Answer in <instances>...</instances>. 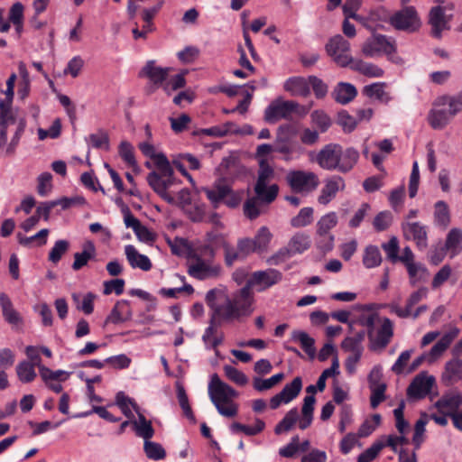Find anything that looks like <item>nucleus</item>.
<instances>
[{"instance_id":"1","label":"nucleus","mask_w":462,"mask_h":462,"mask_svg":"<svg viewBox=\"0 0 462 462\" xmlns=\"http://www.w3.org/2000/svg\"><path fill=\"white\" fill-rule=\"evenodd\" d=\"M139 149L143 154L153 161L157 171H152L147 175V182L152 190L169 204H173L175 199L167 189L174 185L175 177L173 169L165 154L155 152L154 146L149 143H141Z\"/></svg>"},{"instance_id":"2","label":"nucleus","mask_w":462,"mask_h":462,"mask_svg":"<svg viewBox=\"0 0 462 462\" xmlns=\"http://www.w3.org/2000/svg\"><path fill=\"white\" fill-rule=\"evenodd\" d=\"M247 288H242L230 298L217 290H209L206 294V303L211 310L221 317H228L231 313H245L251 315L253 310H249Z\"/></svg>"},{"instance_id":"3","label":"nucleus","mask_w":462,"mask_h":462,"mask_svg":"<svg viewBox=\"0 0 462 462\" xmlns=\"http://www.w3.org/2000/svg\"><path fill=\"white\" fill-rule=\"evenodd\" d=\"M208 395L222 416L232 418L237 414V405L232 402V399L237 396V392L222 382L217 374L211 376L208 383Z\"/></svg>"},{"instance_id":"4","label":"nucleus","mask_w":462,"mask_h":462,"mask_svg":"<svg viewBox=\"0 0 462 462\" xmlns=\"http://www.w3.org/2000/svg\"><path fill=\"white\" fill-rule=\"evenodd\" d=\"M396 50L395 40L380 33H373L362 46V53L365 57L374 58L384 54L389 60L399 63L401 58L394 56Z\"/></svg>"},{"instance_id":"5","label":"nucleus","mask_w":462,"mask_h":462,"mask_svg":"<svg viewBox=\"0 0 462 462\" xmlns=\"http://www.w3.org/2000/svg\"><path fill=\"white\" fill-rule=\"evenodd\" d=\"M439 105H448V110L446 108L433 109L429 115L430 125L434 129L444 128L449 120L462 110V91L455 97H442L439 99Z\"/></svg>"},{"instance_id":"6","label":"nucleus","mask_w":462,"mask_h":462,"mask_svg":"<svg viewBox=\"0 0 462 462\" xmlns=\"http://www.w3.org/2000/svg\"><path fill=\"white\" fill-rule=\"evenodd\" d=\"M388 23L397 31L414 33L421 27V20L412 5L405 6L389 16Z\"/></svg>"},{"instance_id":"7","label":"nucleus","mask_w":462,"mask_h":462,"mask_svg":"<svg viewBox=\"0 0 462 462\" xmlns=\"http://www.w3.org/2000/svg\"><path fill=\"white\" fill-rule=\"evenodd\" d=\"M282 279V273L276 269L269 268L264 271L254 272L247 280L245 286L243 287L247 288L248 291L249 310H253L254 295L251 291L253 287L259 286L257 291H262L277 284Z\"/></svg>"},{"instance_id":"8","label":"nucleus","mask_w":462,"mask_h":462,"mask_svg":"<svg viewBox=\"0 0 462 462\" xmlns=\"http://www.w3.org/2000/svg\"><path fill=\"white\" fill-rule=\"evenodd\" d=\"M286 181L295 193H310L315 190L319 184V179L315 172L302 170L289 171L286 175Z\"/></svg>"},{"instance_id":"9","label":"nucleus","mask_w":462,"mask_h":462,"mask_svg":"<svg viewBox=\"0 0 462 462\" xmlns=\"http://www.w3.org/2000/svg\"><path fill=\"white\" fill-rule=\"evenodd\" d=\"M326 51L333 61L341 68L350 67L354 58L349 54L350 43L342 35L332 37L326 44Z\"/></svg>"},{"instance_id":"10","label":"nucleus","mask_w":462,"mask_h":462,"mask_svg":"<svg viewBox=\"0 0 462 462\" xmlns=\"http://www.w3.org/2000/svg\"><path fill=\"white\" fill-rule=\"evenodd\" d=\"M245 313H231L228 317H221L217 315L216 313H211L209 326L206 328L202 339L205 343H210L212 348H217L220 346L224 340L223 333L219 336H217V328L223 322H231L233 320H238L242 317H247Z\"/></svg>"},{"instance_id":"11","label":"nucleus","mask_w":462,"mask_h":462,"mask_svg":"<svg viewBox=\"0 0 462 462\" xmlns=\"http://www.w3.org/2000/svg\"><path fill=\"white\" fill-rule=\"evenodd\" d=\"M453 10L454 5L450 4L447 6L440 5L432 6L429 13L428 23L431 27V35L436 38H441L442 32L449 30V23L452 19V14H446V10Z\"/></svg>"},{"instance_id":"12","label":"nucleus","mask_w":462,"mask_h":462,"mask_svg":"<svg viewBox=\"0 0 462 462\" xmlns=\"http://www.w3.org/2000/svg\"><path fill=\"white\" fill-rule=\"evenodd\" d=\"M372 351L383 350L391 342L393 337V323L389 318H383L381 327L374 331H366Z\"/></svg>"},{"instance_id":"13","label":"nucleus","mask_w":462,"mask_h":462,"mask_svg":"<svg viewBox=\"0 0 462 462\" xmlns=\"http://www.w3.org/2000/svg\"><path fill=\"white\" fill-rule=\"evenodd\" d=\"M299 104L295 101H282L280 99L272 102L264 111V120L270 124L279 119H288L291 115L297 111Z\"/></svg>"},{"instance_id":"14","label":"nucleus","mask_w":462,"mask_h":462,"mask_svg":"<svg viewBox=\"0 0 462 462\" xmlns=\"http://www.w3.org/2000/svg\"><path fill=\"white\" fill-rule=\"evenodd\" d=\"M337 224V216L336 212H329L323 217H320V219L317 223V234L324 238L323 240L318 241V246L319 248L324 250V251H329L333 247V241L334 237L333 236H327L328 235V232L330 229L335 227Z\"/></svg>"},{"instance_id":"15","label":"nucleus","mask_w":462,"mask_h":462,"mask_svg":"<svg viewBox=\"0 0 462 462\" xmlns=\"http://www.w3.org/2000/svg\"><path fill=\"white\" fill-rule=\"evenodd\" d=\"M428 290L425 287H421L416 291H413L406 300L405 308H401L399 303L396 301H392L390 303H386L383 305V308L389 310L390 313L395 314L397 317L401 319L410 318L411 315L412 308L427 297Z\"/></svg>"},{"instance_id":"16","label":"nucleus","mask_w":462,"mask_h":462,"mask_svg":"<svg viewBox=\"0 0 462 462\" xmlns=\"http://www.w3.org/2000/svg\"><path fill=\"white\" fill-rule=\"evenodd\" d=\"M434 383V376L420 373L413 378L408 386L407 396L414 400L423 399L430 393Z\"/></svg>"},{"instance_id":"17","label":"nucleus","mask_w":462,"mask_h":462,"mask_svg":"<svg viewBox=\"0 0 462 462\" xmlns=\"http://www.w3.org/2000/svg\"><path fill=\"white\" fill-rule=\"evenodd\" d=\"M403 236L412 240L420 250L428 246V228L420 222H404L402 224Z\"/></svg>"},{"instance_id":"18","label":"nucleus","mask_w":462,"mask_h":462,"mask_svg":"<svg viewBox=\"0 0 462 462\" xmlns=\"http://www.w3.org/2000/svg\"><path fill=\"white\" fill-rule=\"evenodd\" d=\"M219 267L210 263L200 260V258L188 257V273L198 280H206L217 276L219 273Z\"/></svg>"},{"instance_id":"19","label":"nucleus","mask_w":462,"mask_h":462,"mask_svg":"<svg viewBox=\"0 0 462 462\" xmlns=\"http://www.w3.org/2000/svg\"><path fill=\"white\" fill-rule=\"evenodd\" d=\"M339 152V144H326L316 155L315 162L326 171H337Z\"/></svg>"},{"instance_id":"20","label":"nucleus","mask_w":462,"mask_h":462,"mask_svg":"<svg viewBox=\"0 0 462 462\" xmlns=\"http://www.w3.org/2000/svg\"><path fill=\"white\" fill-rule=\"evenodd\" d=\"M345 180L340 176L334 175L326 180L325 184L320 190V194L318 197V202L321 205H328L336 198L339 190H343L345 189Z\"/></svg>"},{"instance_id":"21","label":"nucleus","mask_w":462,"mask_h":462,"mask_svg":"<svg viewBox=\"0 0 462 462\" xmlns=\"http://www.w3.org/2000/svg\"><path fill=\"white\" fill-rule=\"evenodd\" d=\"M0 307L4 319L13 327L23 323L22 315L14 309V304L7 294L0 293Z\"/></svg>"},{"instance_id":"22","label":"nucleus","mask_w":462,"mask_h":462,"mask_svg":"<svg viewBox=\"0 0 462 462\" xmlns=\"http://www.w3.org/2000/svg\"><path fill=\"white\" fill-rule=\"evenodd\" d=\"M338 162L337 171L341 173L349 172L355 165L357 163L359 159V152L354 147H347L343 149L339 144V152L337 154Z\"/></svg>"},{"instance_id":"23","label":"nucleus","mask_w":462,"mask_h":462,"mask_svg":"<svg viewBox=\"0 0 462 462\" xmlns=\"http://www.w3.org/2000/svg\"><path fill=\"white\" fill-rule=\"evenodd\" d=\"M170 70V68L157 67L154 60H149L141 70V75L147 77L156 87L162 88Z\"/></svg>"},{"instance_id":"24","label":"nucleus","mask_w":462,"mask_h":462,"mask_svg":"<svg viewBox=\"0 0 462 462\" xmlns=\"http://www.w3.org/2000/svg\"><path fill=\"white\" fill-rule=\"evenodd\" d=\"M461 378L462 359L453 356L445 364L444 372L441 376L442 382L445 385L449 386L458 382Z\"/></svg>"},{"instance_id":"25","label":"nucleus","mask_w":462,"mask_h":462,"mask_svg":"<svg viewBox=\"0 0 462 462\" xmlns=\"http://www.w3.org/2000/svg\"><path fill=\"white\" fill-rule=\"evenodd\" d=\"M202 191L209 200L212 208L217 209L224 202L225 197L228 194V184L218 180L211 188H203Z\"/></svg>"},{"instance_id":"26","label":"nucleus","mask_w":462,"mask_h":462,"mask_svg":"<svg viewBox=\"0 0 462 462\" xmlns=\"http://www.w3.org/2000/svg\"><path fill=\"white\" fill-rule=\"evenodd\" d=\"M125 254L132 268H139L143 271H150L152 269V262L145 254H140L132 245L125 246Z\"/></svg>"},{"instance_id":"27","label":"nucleus","mask_w":462,"mask_h":462,"mask_svg":"<svg viewBox=\"0 0 462 462\" xmlns=\"http://www.w3.org/2000/svg\"><path fill=\"white\" fill-rule=\"evenodd\" d=\"M462 404V394L458 391L445 393L434 404L439 412L448 409V412H456Z\"/></svg>"},{"instance_id":"28","label":"nucleus","mask_w":462,"mask_h":462,"mask_svg":"<svg viewBox=\"0 0 462 462\" xmlns=\"http://www.w3.org/2000/svg\"><path fill=\"white\" fill-rule=\"evenodd\" d=\"M357 95L356 88L346 82H339L334 88L331 96L337 103L346 105L350 103Z\"/></svg>"},{"instance_id":"29","label":"nucleus","mask_w":462,"mask_h":462,"mask_svg":"<svg viewBox=\"0 0 462 462\" xmlns=\"http://www.w3.org/2000/svg\"><path fill=\"white\" fill-rule=\"evenodd\" d=\"M137 420H131V424L133 426L134 430L135 431V434L145 439H151L154 435V429L152 425V421L148 420L145 416L138 411Z\"/></svg>"},{"instance_id":"30","label":"nucleus","mask_w":462,"mask_h":462,"mask_svg":"<svg viewBox=\"0 0 462 462\" xmlns=\"http://www.w3.org/2000/svg\"><path fill=\"white\" fill-rule=\"evenodd\" d=\"M284 89L293 96L307 97L310 93L309 79L302 77H292L284 83Z\"/></svg>"},{"instance_id":"31","label":"nucleus","mask_w":462,"mask_h":462,"mask_svg":"<svg viewBox=\"0 0 462 462\" xmlns=\"http://www.w3.org/2000/svg\"><path fill=\"white\" fill-rule=\"evenodd\" d=\"M209 235H215L214 233L208 234V244L198 246L193 252L189 254L192 258H200V260L213 264V261L216 256V250L213 245L219 244V239H214L213 242L209 240Z\"/></svg>"},{"instance_id":"32","label":"nucleus","mask_w":462,"mask_h":462,"mask_svg":"<svg viewBox=\"0 0 462 462\" xmlns=\"http://www.w3.org/2000/svg\"><path fill=\"white\" fill-rule=\"evenodd\" d=\"M443 247L450 252V257L458 254L462 250V230L457 227L452 228L447 235Z\"/></svg>"},{"instance_id":"33","label":"nucleus","mask_w":462,"mask_h":462,"mask_svg":"<svg viewBox=\"0 0 462 462\" xmlns=\"http://www.w3.org/2000/svg\"><path fill=\"white\" fill-rule=\"evenodd\" d=\"M96 247L93 242L87 241L83 245V251L81 253H76L74 254V262L72 263V269L79 271L82 267L88 264V261L95 256Z\"/></svg>"},{"instance_id":"34","label":"nucleus","mask_w":462,"mask_h":462,"mask_svg":"<svg viewBox=\"0 0 462 462\" xmlns=\"http://www.w3.org/2000/svg\"><path fill=\"white\" fill-rule=\"evenodd\" d=\"M434 224L443 229H446L450 224V210L448 205L443 201L439 200L434 205Z\"/></svg>"},{"instance_id":"35","label":"nucleus","mask_w":462,"mask_h":462,"mask_svg":"<svg viewBox=\"0 0 462 462\" xmlns=\"http://www.w3.org/2000/svg\"><path fill=\"white\" fill-rule=\"evenodd\" d=\"M349 68L366 77L380 78L383 75V70L377 65L358 59H354Z\"/></svg>"},{"instance_id":"36","label":"nucleus","mask_w":462,"mask_h":462,"mask_svg":"<svg viewBox=\"0 0 462 462\" xmlns=\"http://www.w3.org/2000/svg\"><path fill=\"white\" fill-rule=\"evenodd\" d=\"M287 245L294 255L298 254H300L310 247L311 239L309 235L302 232H297L290 239Z\"/></svg>"},{"instance_id":"37","label":"nucleus","mask_w":462,"mask_h":462,"mask_svg":"<svg viewBox=\"0 0 462 462\" xmlns=\"http://www.w3.org/2000/svg\"><path fill=\"white\" fill-rule=\"evenodd\" d=\"M291 339L300 344L303 351L309 356L310 359H313L316 355L315 340L309 336L308 333L301 330H293L291 332Z\"/></svg>"},{"instance_id":"38","label":"nucleus","mask_w":462,"mask_h":462,"mask_svg":"<svg viewBox=\"0 0 462 462\" xmlns=\"http://www.w3.org/2000/svg\"><path fill=\"white\" fill-rule=\"evenodd\" d=\"M214 239H219V244L222 245L225 253V263L227 266H232L235 262L243 259L238 248H235L228 244L222 235H209V240L213 242Z\"/></svg>"},{"instance_id":"39","label":"nucleus","mask_w":462,"mask_h":462,"mask_svg":"<svg viewBox=\"0 0 462 462\" xmlns=\"http://www.w3.org/2000/svg\"><path fill=\"white\" fill-rule=\"evenodd\" d=\"M383 261L382 254L378 246L369 245L365 246L363 254V264L367 269L378 267Z\"/></svg>"},{"instance_id":"40","label":"nucleus","mask_w":462,"mask_h":462,"mask_svg":"<svg viewBox=\"0 0 462 462\" xmlns=\"http://www.w3.org/2000/svg\"><path fill=\"white\" fill-rule=\"evenodd\" d=\"M50 231L47 228L40 230L32 236H24L22 233L17 234L18 243L24 247L42 246L47 243V237Z\"/></svg>"},{"instance_id":"41","label":"nucleus","mask_w":462,"mask_h":462,"mask_svg":"<svg viewBox=\"0 0 462 462\" xmlns=\"http://www.w3.org/2000/svg\"><path fill=\"white\" fill-rule=\"evenodd\" d=\"M406 268L411 286H416L419 282H425L430 276L428 269L420 263H410Z\"/></svg>"},{"instance_id":"42","label":"nucleus","mask_w":462,"mask_h":462,"mask_svg":"<svg viewBox=\"0 0 462 462\" xmlns=\"http://www.w3.org/2000/svg\"><path fill=\"white\" fill-rule=\"evenodd\" d=\"M116 405L124 413V415L129 420L134 419V414L130 409V406L134 409L135 412H138V411L140 410V407L134 402V400L125 395L124 392H119L116 393Z\"/></svg>"},{"instance_id":"43","label":"nucleus","mask_w":462,"mask_h":462,"mask_svg":"<svg viewBox=\"0 0 462 462\" xmlns=\"http://www.w3.org/2000/svg\"><path fill=\"white\" fill-rule=\"evenodd\" d=\"M299 420V411L297 408L291 409L283 419L275 426L274 433L281 435L290 431L295 423Z\"/></svg>"},{"instance_id":"44","label":"nucleus","mask_w":462,"mask_h":462,"mask_svg":"<svg viewBox=\"0 0 462 462\" xmlns=\"http://www.w3.org/2000/svg\"><path fill=\"white\" fill-rule=\"evenodd\" d=\"M274 177V170L266 159L259 160L258 176L255 185L261 190L263 184H267Z\"/></svg>"},{"instance_id":"45","label":"nucleus","mask_w":462,"mask_h":462,"mask_svg":"<svg viewBox=\"0 0 462 462\" xmlns=\"http://www.w3.org/2000/svg\"><path fill=\"white\" fill-rule=\"evenodd\" d=\"M302 389L301 377H295L291 383L284 385L283 389L280 392L281 395L284 398V403H289L294 400Z\"/></svg>"},{"instance_id":"46","label":"nucleus","mask_w":462,"mask_h":462,"mask_svg":"<svg viewBox=\"0 0 462 462\" xmlns=\"http://www.w3.org/2000/svg\"><path fill=\"white\" fill-rule=\"evenodd\" d=\"M283 378V373H278L267 379H263L261 377H254L253 387L257 392H264L269 389H272L273 386L281 383Z\"/></svg>"},{"instance_id":"47","label":"nucleus","mask_w":462,"mask_h":462,"mask_svg":"<svg viewBox=\"0 0 462 462\" xmlns=\"http://www.w3.org/2000/svg\"><path fill=\"white\" fill-rule=\"evenodd\" d=\"M273 235L266 226L258 229L254 238H251L257 253L265 251L272 240Z\"/></svg>"},{"instance_id":"48","label":"nucleus","mask_w":462,"mask_h":462,"mask_svg":"<svg viewBox=\"0 0 462 462\" xmlns=\"http://www.w3.org/2000/svg\"><path fill=\"white\" fill-rule=\"evenodd\" d=\"M255 198L258 199L262 203L270 204L275 200L278 196L279 187L277 184L267 186L263 184L261 190L257 189V185H254Z\"/></svg>"},{"instance_id":"49","label":"nucleus","mask_w":462,"mask_h":462,"mask_svg":"<svg viewBox=\"0 0 462 462\" xmlns=\"http://www.w3.org/2000/svg\"><path fill=\"white\" fill-rule=\"evenodd\" d=\"M34 365L28 361H22L16 366V374L22 383H28L32 382L37 374Z\"/></svg>"},{"instance_id":"50","label":"nucleus","mask_w":462,"mask_h":462,"mask_svg":"<svg viewBox=\"0 0 462 462\" xmlns=\"http://www.w3.org/2000/svg\"><path fill=\"white\" fill-rule=\"evenodd\" d=\"M314 209L311 207L302 208L297 216L291 219V226L294 228L304 227L313 222Z\"/></svg>"},{"instance_id":"51","label":"nucleus","mask_w":462,"mask_h":462,"mask_svg":"<svg viewBox=\"0 0 462 462\" xmlns=\"http://www.w3.org/2000/svg\"><path fill=\"white\" fill-rule=\"evenodd\" d=\"M177 398L184 416L190 421L195 422L196 419L189 405L187 393L184 387L180 383L177 384Z\"/></svg>"},{"instance_id":"52","label":"nucleus","mask_w":462,"mask_h":462,"mask_svg":"<svg viewBox=\"0 0 462 462\" xmlns=\"http://www.w3.org/2000/svg\"><path fill=\"white\" fill-rule=\"evenodd\" d=\"M69 249V242L67 240H58L54 243V245L50 250L48 260L54 264H57L62 258V256Z\"/></svg>"},{"instance_id":"53","label":"nucleus","mask_w":462,"mask_h":462,"mask_svg":"<svg viewBox=\"0 0 462 462\" xmlns=\"http://www.w3.org/2000/svg\"><path fill=\"white\" fill-rule=\"evenodd\" d=\"M143 450L148 458L152 460H161L166 457V452L163 447L157 443L145 439L143 443Z\"/></svg>"},{"instance_id":"54","label":"nucleus","mask_w":462,"mask_h":462,"mask_svg":"<svg viewBox=\"0 0 462 462\" xmlns=\"http://www.w3.org/2000/svg\"><path fill=\"white\" fill-rule=\"evenodd\" d=\"M363 94L370 98H375L379 101H385L388 99L383 89V83H373L371 85L365 86L363 88Z\"/></svg>"},{"instance_id":"55","label":"nucleus","mask_w":462,"mask_h":462,"mask_svg":"<svg viewBox=\"0 0 462 462\" xmlns=\"http://www.w3.org/2000/svg\"><path fill=\"white\" fill-rule=\"evenodd\" d=\"M393 223V214L390 211H382L378 213L373 221L374 228L377 232H382L389 228Z\"/></svg>"},{"instance_id":"56","label":"nucleus","mask_w":462,"mask_h":462,"mask_svg":"<svg viewBox=\"0 0 462 462\" xmlns=\"http://www.w3.org/2000/svg\"><path fill=\"white\" fill-rule=\"evenodd\" d=\"M382 248L385 252L387 258L392 263L399 262V241L397 237L393 236L387 243H383L382 245Z\"/></svg>"},{"instance_id":"57","label":"nucleus","mask_w":462,"mask_h":462,"mask_svg":"<svg viewBox=\"0 0 462 462\" xmlns=\"http://www.w3.org/2000/svg\"><path fill=\"white\" fill-rule=\"evenodd\" d=\"M257 198H248L244 204V214L251 220L257 218L260 214V204Z\"/></svg>"},{"instance_id":"58","label":"nucleus","mask_w":462,"mask_h":462,"mask_svg":"<svg viewBox=\"0 0 462 462\" xmlns=\"http://www.w3.org/2000/svg\"><path fill=\"white\" fill-rule=\"evenodd\" d=\"M385 447L384 442H374L370 448L362 452L358 457L357 462H371L374 460L380 451Z\"/></svg>"},{"instance_id":"59","label":"nucleus","mask_w":462,"mask_h":462,"mask_svg":"<svg viewBox=\"0 0 462 462\" xmlns=\"http://www.w3.org/2000/svg\"><path fill=\"white\" fill-rule=\"evenodd\" d=\"M88 142L96 149H109V137L104 131L89 134Z\"/></svg>"},{"instance_id":"60","label":"nucleus","mask_w":462,"mask_h":462,"mask_svg":"<svg viewBox=\"0 0 462 462\" xmlns=\"http://www.w3.org/2000/svg\"><path fill=\"white\" fill-rule=\"evenodd\" d=\"M119 155L123 159V161L127 163L129 166H135L136 160L134 158V147L127 141H123L120 143L118 148Z\"/></svg>"},{"instance_id":"61","label":"nucleus","mask_w":462,"mask_h":462,"mask_svg":"<svg viewBox=\"0 0 462 462\" xmlns=\"http://www.w3.org/2000/svg\"><path fill=\"white\" fill-rule=\"evenodd\" d=\"M225 375L237 385H245L248 382L246 375L232 365L224 366Z\"/></svg>"},{"instance_id":"62","label":"nucleus","mask_w":462,"mask_h":462,"mask_svg":"<svg viewBox=\"0 0 462 462\" xmlns=\"http://www.w3.org/2000/svg\"><path fill=\"white\" fill-rule=\"evenodd\" d=\"M312 123L317 125L321 133H325L331 125L329 116L321 110H315L310 115Z\"/></svg>"},{"instance_id":"63","label":"nucleus","mask_w":462,"mask_h":462,"mask_svg":"<svg viewBox=\"0 0 462 462\" xmlns=\"http://www.w3.org/2000/svg\"><path fill=\"white\" fill-rule=\"evenodd\" d=\"M337 124L342 126L344 132L351 133L357 125V120L349 115L346 110L338 113Z\"/></svg>"},{"instance_id":"64","label":"nucleus","mask_w":462,"mask_h":462,"mask_svg":"<svg viewBox=\"0 0 462 462\" xmlns=\"http://www.w3.org/2000/svg\"><path fill=\"white\" fill-rule=\"evenodd\" d=\"M273 146L274 152L283 154L286 158L293 152V148L288 137L278 135Z\"/></svg>"}]
</instances>
